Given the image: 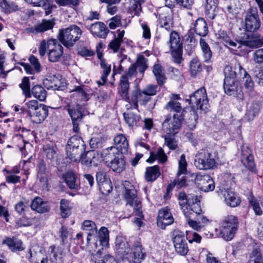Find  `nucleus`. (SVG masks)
<instances>
[{
  "label": "nucleus",
  "mask_w": 263,
  "mask_h": 263,
  "mask_svg": "<svg viewBox=\"0 0 263 263\" xmlns=\"http://www.w3.org/2000/svg\"><path fill=\"white\" fill-rule=\"evenodd\" d=\"M177 199L180 209L186 218L190 227L197 231L203 228V225L200 224L197 219H192L195 214H199L202 212L200 201L198 196L187 195L184 192H180L178 193Z\"/></svg>",
  "instance_id": "nucleus-1"
},
{
  "label": "nucleus",
  "mask_w": 263,
  "mask_h": 263,
  "mask_svg": "<svg viewBox=\"0 0 263 263\" xmlns=\"http://www.w3.org/2000/svg\"><path fill=\"white\" fill-rule=\"evenodd\" d=\"M147 59L143 55L138 57L136 62L132 64L120 78L118 93L125 101L129 100V80L132 77H136L138 70L139 72L143 74L148 68Z\"/></svg>",
  "instance_id": "nucleus-2"
},
{
  "label": "nucleus",
  "mask_w": 263,
  "mask_h": 263,
  "mask_svg": "<svg viewBox=\"0 0 263 263\" xmlns=\"http://www.w3.org/2000/svg\"><path fill=\"white\" fill-rule=\"evenodd\" d=\"M123 185L125 190L124 197L126 204L133 207L135 215L139 216L135 219L134 223L140 228L143 224L142 219L144 218L141 202L137 197L134 186L129 181H125Z\"/></svg>",
  "instance_id": "nucleus-3"
},
{
  "label": "nucleus",
  "mask_w": 263,
  "mask_h": 263,
  "mask_svg": "<svg viewBox=\"0 0 263 263\" xmlns=\"http://www.w3.org/2000/svg\"><path fill=\"white\" fill-rule=\"evenodd\" d=\"M39 52L41 57L44 56L47 52L49 61L55 63L59 61L61 58L64 48L57 39L43 40L40 43Z\"/></svg>",
  "instance_id": "nucleus-4"
},
{
  "label": "nucleus",
  "mask_w": 263,
  "mask_h": 263,
  "mask_svg": "<svg viewBox=\"0 0 263 263\" xmlns=\"http://www.w3.org/2000/svg\"><path fill=\"white\" fill-rule=\"evenodd\" d=\"M82 33V30L79 26L73 24L60 29L57 39L64 46L69 49L80 40Z\"/></svg>",
  "instance_id": "nucleus-5"
},
{
  "label": "nucleus",
  "mask_w": 263,
  "mask_h": 263,
  "mask_svg": "<svg viewBox=\"0 0 263 263\" xmlns=\"http://www.w3.org/2000/svg\"><path fill=\"white\" fill-rule=\"evenodd\" d=\"M218 153L212 148L200 150L195 156L194 164L200 170L213 169L216 166Z\"/></svg>",
  "instance_id": "nucleus-6"
},
{
  "label": "nucleus",
  "mask_w": 263,
  "mask_h": 263,
  "mask_svg": "<svg viewBox=\"0 0 263 263\" xmlns=\"http://www.w3.org/2000/svg\"><path fill=\"white\" fill-rule=\"evenodd\" d=\"M239 228V222L236 216L230 215L224 217L219 223L220 235L226 241L233 239Z\"/></svg>",
  "instance_id": "nucleus-7"
},
{
  "label": "nucleus",
  "mask_w": 263,
  "mask_h": 263,
  "mask_svg": "<svg viewBox=\"0 0 263 263\" xmlns=\"http://www.w3.org/2000/svg\"><path fill=\"white\" fill-rule=\"evenodd\" d=\"M26 105L28 114L33 123H40L47 116L48 110L45 105L39 104L36 100L30 101Z\"/></svg>",
  "instance_id": "nucleus-8"
},
{
  "label": "nucleus",
  "mask_w": 263,
  "mask_h": 263,
  "mask_svg": "<svg viewBox=\"0 0 263 263\" xmlns=\"http://www.w3.org/2000/svg\"><path fill=\"white\" fill-rule=\"evenodd\" d=\"M242 22L245 31L248 32H256L261 26V20L257 11L253 8L247 11Z\"/></svg>",
  "instance_id": "nucleus-9"
},
{
  "label": "nucleus",
  "mask_w": 263,
  "mask_h": 263,
  "mask_svg": "<svg viewBox=\"0 0 263 263\" xmlns=\"http://www.w3.org/2000/svg\"><path fill=\"white\" fill-rule=\"evenodd\" d=\"M189 103L193 107L206 112L210 106L205 88L202 87L192 94L190 96Z\"/></svg>",
  "instance_id": "nucleus-10"
},
{
  "label": "nucleus",
  "mask_w": 263,
  "mask_h": 263,
  "mask_svg": "<svg viewBox=\"0 0 263 263\" xmlns=\"http://www.w3.org/2000/svg\"><path fill=\"white\" fill-rule=\"evenodd\" d=\"M116 146H111L106 148L104 154L115 156V154L121 153L122 154L127 153L129 149L128 141L126 136L122 134H117L114 138Z\"/></svg>",
  "instance_id": "nucleus-11"
},
{
  "label": "nucleus",
  "mask_w": 263,
  "mask_h": 263,
  "mask_svg": "<svg viewBox=\"0 0 263 263\" xmlns=\"http://www.w3.org/2000/svg\"><path fill=\"white\" fill-rule=\"evenodd\" d=\"M168 44L174 62L178 64H180L183 61L182 45L180 43V39L177 32L173 31L170 33Z\"/></svg>",
  "instance_id": "nucleus-12"
},
{
  "label": "nucleus",
  "mask_w": 263,
  "mask_h": 263,
  "mask_svg": "<svg viewBox=\"0 0 263 263\" xmlns=\"http://www.w3.org/2000/svg\"><path fill=\"white\" fill-rule=\"evenodd\" d=\"M65 108L71 119L73 132L78 133L80 131V123L82 122L84 117L81 105L76 103L69 102L66 103Z\"/></svg>",
  "instance_id": "nucleus-13"
},
{
  "label": "nucleus",
  "mask_w": 263,
  "mask_h": 263,
  "mask_svg": "<svg viewBox=\"0 0 263 263\" xmlns=\"http://www.w3.org/2000/svg\"><path fill=\"white\" fill-rule=\"evenodd\" d=\"M184 120L175 115H167L162 123V130L166 134L175 135L180 129Z\"/></svg>",
  "instance_id": "nucleus-14"
},
{
  "label": "nucleus",
  "mask_w": 263,
  "mask_h": 263,
  "mask_svg": "<svg viewBox=\"0 0 263 263\" xmlns=\"http://www.w3.org/2000/svg\"><path fill=\"white\" fill-rule=\"evenodd\" d=\"M84 142L77 136H72L68 141L66 149L68 157L71 160L76 161L78 156H81L84 150Z\"/></svg>",
  "instance_id": "nucleus-15"
},
{
  "label": "nucleus",
  "mask_w": 263,
  "mask_h": 263,
  "mask_svg": "<svg viewBox=\"0 0 263 263\" xmlns=\"http://www.w3.org/2000/svg\"><path fill=\"white\" fill-rule=\"evenodd\" d=\"M189 238L182 231L177 230L174 232L173 243L176 252L180 255L185 256L188 253L189 249L187 241Z\"/></svg>",
  "instance_id": "nucleus-16"
},
{
  "label": "nucleus",
  "mask_w": 263,
  "mask_h": 263,
  "mask_svg": "<svg viewBox=\"0 0 263 263\" xmlns=\"http://www.w3.org/2000/svg\"><path fill=\"white\" fill-rule=\"evenodd\" d=\"M150 100L151 97L147 96L143 90L137 88L132 92L131 96L129 97V100L126 101L129 104L126 105V107L127 109L131 108L137 110L139 102L141 105L145 106Z\"/></svg>",
  "instance_id": "nucleus-17"
},
{
  "label": "nucleus",
  "mask_w": 263,
  "mask_h": 263,
  "mask_svg": "<svg viewBox=\"0 0 263 263\" xmlns=\"http://www.w3.org/2000/svg\"><path fill=\"white\" fill-rule=\"evenodd\" d=\"M224 80L238 81L243 76L247 74L246 71L239 63H236L233 67L226 65L223 69Z\"/></svg>",
  "instance_id": "nucleus-18"
},
{
  "label": "nucleus",
  "mask_w": 263,
  "mask_h": 263,
  "mask_svg": "<svg viewBox=\"0 0 263 263\" xmlns=\"http://www.w3.org/2000/svg\"><path fill=\"white\" fill-rule=\"evenodd\" d=\"M187 163L185 160V157L184 154L180 156L179 162V170L177 174V177L181 174H185L186 172ZM186 184V179L184 176H183L179 180L178 178H175L173 182L167 186V190H172L175 186L177 189L181 188Z\"/></svg>",
  "instance_id": "nucleus-19"
},
{
  "label": "nucleus",
  "mask_w": 263,
  "mask_h": 263,
  "mask_svg": "<svg viewBox=\"0 0 263 263\" xmlns=\"http://www.w3.org/2000/svg\"><path fill=\"white\" fill-rule=\"evenodd\" d=\"M195 182L201 191L208 192L215 189V183L212 178L207 174H198L195 178Z\"/></svg>",
  "instance_id": "nucleus-20"
},
{
  "label": "nucleus",
  "mask_w": 263,
  "mask_h": 263,
  "mask_svg": "<svg viewBox=\"0 0 263 263\" xmlns=\"http://www.w3.org/2000/svg\"><path fill=\"white\" fill-rule=\"evenodd\" d=\"M238 81L224 80L223 88L226 94L233 96L240 100H244L245 97L241 88L238 87Z\"/></svg>",
  "instance_id": "nucleus-21"
},
{
  "label": "nucleus",
  "mask_w": 263,
  "mask_h": 263,
  "mask_svg": "<svg viewBox=\"0 0 263 263\" xmlns=\"http://www.w3.org/2000/svg\"><path fill=\"white\" fill-rule=\"evenodd\" d=\"M85 27L89 30L91 33L100 38L105 39L106 37L109 30L104 23L101 22H97L90 25H87L84 23Z\"/></svg>",
  "instance_id": "nucleus-22"
},
{
  "label": "nucleus",
  "mask_w": 263,
  "mask_h": 263,
  "mask_svg": "<svg viewBox=\"0 0 263 263\" xmlns=\"http://www.w3.org/2000/svg\"><path fill=\"white\" fill-rule=\"evenodd\" d=\"M174 218L170 210L166 206L160 209L158 212L157 224L162 229H164L166 226L173 223Z\"/></svg>",
  "instance_id": "nucleus-23"
},
{
  "label": "nucleus",
  "mask_w": 263,
  "mask_h": 263,
  "mask_svg": "<svg viewBox=\"0 0 263 263\" xmlns=\"http://www.w3.org/2000/svg\"><path fill=\"white\" fill-rule=\"evenodd\" d=\"M241 161L245 167L252 172L256 171L255 164L254 161L253 155L251 154V151L248 147H243L241 151Z\"/></svg>",
  "instance_id": "nucleus-24"
},
{
  "label": "nucleus",
  "mask_w": 263,
  "mask_h": 263,
  "mask_svg": "<svg viewBox=\"0 0 263 263\" xmlns=\"http://www.w3.org/2000/svg\"><path fill=\"white\" fill-rule=\"evenodd\" d=\"M3 244L6 245L13 253H18L25 249L23 241L16 237H6L3 240Z\"/></svg>",
  "instance_id": "nucleus-25"
},
{
  "label": "nucleus",
  "mask_w": 263,
  "mask_h": 263,
  "mask_svg": "<svg viewBox=\"0 0 263 263\" xmlns=\"http://www.w3.org/2000/svg\"><path fill=\"white\" fill-rule=\"evenodd\" d=\"M165 109L173 112V115L177 117L184 119L187 111L185 108H183L181 104L175 101H170L165 105Z\"/></svg>",
  "instance_id": "nucleus-26"
},
{
  "label": "nucleus",
  "mask_w": 263,
  "mask_h": 263,
  "mask_svg": "<svg viewBox=\"0 0 263 263\" xmlns=\"http://www.w3.org/2000/svg\"><path fill=\"white\" fill-rule=\"evenodd\" d=\"M26 257L31 263H47L48 258L44 256L41 251L36 252L33 247H31L27 251Z\"/></svg>",
  "instance_id": "nucleus-27"
},
{
  "label": "nucleus",
  "mask_w": 263,
  "mask_h": 263,
  "mask_svg": "<svg viewBox=\"0 0 263 263\" xmlns=\"http://www.w3.org/2000/svg\"><path fill=\"white\" fill-rule=\"evenodd\" d=\"M118 156H111L107 155L108 158L114 157L113 160L110 161V167L114 172L120 173L122 172L125 168V161L121 155L118 153Z\"/></svg>",
  "instance_id": "nucleus-28"
},
{
  "label": "nucleus",
  "mask_w": 263,
  "mask_h": 263,
  "mask_svg": "<svg viewBox=\"0 0 263 263\" xmlns=\"http://www.w3.org/2000/svg\"><path fill=\"white\" fill-rule=\"evenodd\" d=\"M116 250L120 256L128 255L131 249L125 238L122 237H117L116 240Z\"/></svg>",
  "instance_id": "nucleus-29"
},
{
  "label": "nucleus",
  "mask_w": 263,
  "mask_h": 263,
  "mask_svg": "<svg viewBox=\"0 0 263 263\" xmlns=\"http://www.w3.org/2000/svg\"><path fill=\"white\" fill-rule=\"evenodd\" d=\"M91 261L93 263H117L116 259L110 255L103 256L101 250L91 255Z\"/></svg>",
  "instance_id": "nucleus-30"
},
{
  "label": "nucleus",
  "mask_w": 263,
  "mask_h": 263,
  "mask_svg": "<svg viewBox=\"0 0 263 263\" xmlns=\"http://www.w3.org/2000/svg\"><path fill=\"white\" fill-rule=\"evenodd\" d=\"M30 206L32 210L40 213L48 212L50 210V208L47 203L39 197H36L32 201Z\"/></svg>",
  "instance_id": "nucleus-31"
},
{
  "label": "nucleus",
  "mask_w": 263,
  "mask_h": 263,
  "mask_svg": "<svg viewBox=\"0 0 263 263\" xmlns=\"http://www.w3.org/2000/svg\"><path fill=\"white\" fill-rule=\"evenodd\" d=\"M44 86L48 89L53 90L62 89L61 82L55 76H49L43 80Z\"/></svg>",
  "instance_id": "nucleus-32"
},
{
  "label": "nucleus",
  "mask_w": 263,
  "mask_h": 263,
  "mask_svg": "<svg viewBox=\"0 0 263 263\" xmlns=\"http://www.w3.org/2000/svg\"><path fill=\"white\" fill-rule=\"evenodd\" d=\"M260 108V105L257 102H252L248 104L246 113V117L247 120L248 121L253 120L259 114Z\"/></svg>",
  "instance_id": "nucleus-33"
},
{
  "label": "nucleus",
  "mask_w": 263,
  "mask_h": 263,
  "mask_svg": "<svg viewBox=\"0 0 263 263\" xmlns=\"http://www.w3.org/2000/svg\"><path fill=\"white\" fill-rule=\"evenodd\" d=\"M218 3V0H206L205 13L210 19H214L216 15Z\"/></svg>",
  "instance_id": "nucleus-34"
},
{
  "label": "nucleus",
  "mask_w": 263,
  "mask_h": 263,
  "mask_svg": "<svg viewBox=\"0 0 263 263\" xmlns=\"http://www.w3.org/2000/svg\"><path fill=\"white\" fill-rule=\"evenodd\" d=\"M153 73L156 78L158 84L160 86L163 85L166 78L162 66L159 63H155L153 67Z\"/></svg>",
  "instance_id": "nucleus-35"
},
{
  "label": "nucleus",
  "mask_w": 263,
  "mask_h": 263,
  "mask_svg": "<svg viewBox=\"0 0 263 263\" xmlns=\"http://www.w3.org/2000/svg\"><path fill=\"white\" fill-rule=\"evenodd\" d=\"M189 68L191 76L196 77L202 72L203 65L197 58H195L190 61Z\"/></svg>",
  "instance_id": "nucleus-36"
},
{
  "label": "nucleus",
  "mask_w": 263,
  "mask_h": 263,
  "mask_svg": "<svg viewBox=\"0 0 263 263\" xmlns=\"http://www.w3.org/2000/svg\"><path fill=\"white\" fill-rule=\"evenodd\" d=\"M143 250L141 245H137L135 246L133 252L132 253L130 252L128 255L134 263H141L145 258L146 254Z\"/></svg>",
  "instance_id": "nucleus-37"
},
{
  "label": "nucleus",
  "mask_w": 263,
  "mask_h": 263,
  "mask_svg": "<svg viewBox=\"0 0 263 263\" xmlns=\"http://www.w3.org/2000/svg\"><path fill=\"white\" fill-rule=\"evenodd\" d=\"M161 175L160 167L158 165L147 167L146 168L145 178L147 181L153 182Z\"/></svg>",
  "instance_id": "nucleus-38"
},
{
  "label": "nucleus",
  "mask_w": 263,
  "mask_h": 263,
  "mask_svg": "<svg viewBox=\"0 0 263 263\" xmlns=\"http://www.w3.org/2000/svg\"><path fill=\"white\" fill-rule=\"evenodd\" d=\"M83 229L88 230L87 241L88 243L92 239V237H95L97 234V229L94 222L91 220H85L83 223Z\"/></svg>",
  "instance_id": "nucleus-39"
},
{
  "label": "nucleus",
  "mask_w": 263,
  "mask_h": 263,
  "mask_svg": "<svg viewBox=\"0 0 263 263\" xmlns=\"http://www.w3.org/2000/svg\"><path fill=\"white\" fill-rule=\"evenodd\" d=\"M194 31L198 35L205 36L208 32V28L205 21L202 18H198L194 24Z\"/></svg>",
  "instance_id": "nucleus-40"
},
{
  "label": "nucleus",
  "mask_w": 263,
  "mask_h": 263,
  "mask_svg": "<svg viewBox=\"0 0 263 263\" xmlns=\"http://www.w3.org/2000/svg\"><path fill=\"white\" fill-rule=\"evenodd\" d=\"M63 177L70 189H77L78 184L77 183V176L72 172H67L63 175Z\"/></svg>",
  "instance_id": "nucleus-41"
},
{
  "label": "nucleus",
  "mask_w": 263,
  "mask_h": 263,
  "mask_svg": "<svg viewBox=\"0 0 263 263\" xmlns=\"http://www.w3.org/2000/svg\"><path fill=\"white\" fill-rule=\"evenodd\" d=\"M224 201L227 205L231 207L237 206L240 203L238 197L233 192H227L224 194Z\"/></svg>",
  "instance_id": "nucleus-42"
},
{
  "label": "nucleus",
  "mask_w": 263,
  "mask_h": 263,
  "mask_svg": "<svg viewBox=\"0 0 263 263\" xmlns=\"http://www.w3.org/2000/svg\"><path fill=\"white\" fill-rule=\"evenodd\" d=\"M100 66L103 70L101 77L102 82L100 81H97L99 86L104 85L106 83L107 77L111 72V65L107 64L105 60H102L100 62Z\"/></svg>",
  "instance_id": "nucleus-43"
},
{
  "label": "nucleus",
  "mask_w": 263,
  "mask_h": 263,
  "mask_svg": "<svg viewBox=\"0 0 263 263\" xmlns=\"http://www.w3.org/2000/svg\"><path fill=\"white\" fill-rule=\"evenodd\" d=\"M31 96L33 97L40 101H44L47 96V92L45 89L40 85L34 86L31 90Z\"/></svg>",
  "instance_id": "nucleus-44"
},
{
  "label": "nucleus",
  "mask_w": 263,
  "mask_h": 263,
  "mask_svg": "<svg viewBox=\"0 0 263 263\" xmlns=\"http://www.w3.org/2000/svg\"><path fill=\"white\" fill-rule=\"evenodd\" d=\"M98 237L100 242V243L102 246H107L108 245L109 241V231L108 229L104 227H102L99 230L98 233H97L95 238Z\"/></svg>",
  "instance_id": "nucleus-45"
},
{
  "label": "nucleus",
  "mask_w": 263,
  "mask_h": 263,
  "mask_svg": "<svg viewBox=\"0 0 263 263\" xmlns=\"http://www.w3.org/2000/svg\"><path fill=\"white\" fill-rule=\"evenodd\" d=\"M200 46L202 50L204 62H209L212 57V52L209 45L205 42V40L201 38L200 40Z\"/></svg>",
  "instance_id": "nucleus-46"
},
{
  "label": "nucleus",
  "mask_w": 263,
  "mask_h": 263,
  "mask_svg": "<svg viewBox=\"0 0 263 263\" xmlns=\"http://www.w3.org/2000/svg\"><path fill=\"white\" fill-rule=\"evenodd\" d=\"M71 209L72 206L69 201L65 199L61 200L60 210L61 216L63 218H66L70 215Z\"/></svg>",
  "instance_id": "nucleus-47"
},
{
  "label": "nucleus",
  "mask_w": 263,
  "mask_h": 263,
  "mask_svg": "<svg viewBox=\"0 0 263 263\" xmlns=\"http://www.w3.org/2000/svg\"><path fill=\"white\" fill-rule=\"evenodd\" d=\"M123 116L125 122L129 126L137 125V123L141 120V117L139 115L131 112H124Z\"/></svg>",
  "instance_id": "nucleus-48"
},
{
  "label": "nucleus",
  "mask_w": 263,
  "mask_h": 263,
  "mask_svg": "<svg viewBox=\"0 0 263 263\" xmlns=\"http://www.w3.org/2000/svg\"><path fill=\"white\" fill-rule=\"evenodd\" d=\"M189 118L184 119V120L189 128L193 130L196 126L198 116L195 109H191L189 112Z\"/></svg>",
  "instance_id": "nucleus-49"
},
{
  "label": "nucleus",
  "mask_w": 263,
  "mask_h": 263,
  "mask_svg": "<svg viewBox=\"0 0 263 263\" xmlns=\"http://www.w3.org/2000/svg\"><path fill=\"white\" fill-rule=\"evenodd\" d=\"M55 23L51 20H44L42 22L34 27L36 32H43L53 28Z\"/></svg>",
  "instance_id": "nucleus-50"
},
{
  "label": "nucleus",
  "mask_w": 263,
  "mask_h": 263,
  "mask_svg": "<svg viewBox=\"0 0 263 263\" xmlns=\"http://www.w3.org/2000/svg\"><path fill=\"white\" fill-rule=\"evenodd\" d=\"M144 2L145 0H129V10L133 11L135 15H139L141 11V4Z\"/></svg>",
  "instance_id": "nucleus-51"
},
{
  "label": "nucleus",
  "mask_w": 263,
  "mask_h": 263,
  "mask_svg": "<svg viewBox=\"0 0 263 263\" xmlns=\"http://www.w3.org/2000/svg\"><path fill=\"white\" fill-rule=\"evenodd\" d=\"M15 212L20 215H25L29 209L28 201H20L14 206Z\"/></svg>",
  "instance_id": "nucleus-52"
},
{
  "label": "nucleus",
  "mask_w": 263,
  "mask_h": 263,
  "mask_svg": "<svg viewBox=\"0 0 263 263\" xmlns=\"http://www.w3.org/2000/svg\"><path fill=\"white\" fill-rule=\"evenodd\" d=\"M249 206L253 209L255 215L260 216L262 214V211L259 205L257 199L253 196L249 198Z\"/></svg>",
  "instance_id": "nucleus-53"
},
{
  "label": "nucleus",
  "mask_w": 263,
  "mask_h": 263,
  "mask_svg": "<svg viewBox=\"0 0 263 263\" xmlns=\"http://www.w3.org/2000/svg\"><path fill=\"white\" fill-rule=\"evenodd\" d=\"M22 217L16 221V224L20 227H29L32 224L34 218L32 216L28 217L26 214L22 215Z\"/></svg>",
  "instance_id": "nucleus-54"
},
{
  "label": "nucleus",
  "mask_w": 263,
  "mask_h": 263,
  "mask_svg": "<svg viewBox=\"0 0 263 263\" xmlns=\"http://www.w3.org/2000/svg\"><path fill=\"white\" fill-rule=\"evenodd\" d=\"M248 263H263V257L259 249H254L250 255Z\"/></svg>",
  "instance_id": "nucleus-55"
},
{
  "label": "nucleus",
  "mask_w": 263,
  "mask_h": 263,
  "mask_svg": "<svg viewBox=\"0 0 263 263\" xmlns=\"http://www.w3.org/2000/svg\"><path fill=\"white\" fill-rule=\"evenodd\" d=\"M0 6L6 13H10L18 10V7L13 3H9L3 0L0 3Z\"/></svg>",
  "instance_id": "nucleus-56"
},
{
  "label": "nucleus",
  "mask_w": 263,
  "mask_h": 263,
  "mask_svg": "<svg viewBox=\"0 0 263 263\" xmlns=\"http://www.w3.org/2000/svg\"><path fill=\"white\" fill-rule=\"evenodd\" d=\"M23 93L26 97H31V90L30 88V82L28 77H25L22 79V83L19 85Z\"/></svg>",
  "instance_id": "nucleus-57"
},
{
  "label": "nucleus",
  "mask_w": 263,
  "mask_h": 263,
  "mask_svg": "<svg viewBox=\"0 0 263 263\" xmlns=\"http://www.w3.org/2000/svg\"><path fill=\"white\" fill-rule=\"evenodd\" d=\"M173 136V135L166 134L164 137V141L165 144L170 149L175 150L178 147V143Z\"/></svg>",
  "instance_id": "nucleus-58"
},
{
  "label": "nucleus",
  "mask_w": 263,
  "mask_h": 263,
  "mask_svg": "<svg viewBox=\"0 0 263 263\" xmlns=\"http://www.w3.org/2000/svg\"><path fill=\"white\" fill-rule=\"evenodd\" d=\"M151 158L153 159L152 162L157 159H158L159 161L162 163H164L167 160V157L165 154L164 150L161 147L158 148L155 155L151 153Z\"/></svg>",
  "instance_id": "nucleus-59"
},
{
  "label": "nucleus",
  "mask_w": 263,
  "mask_h": 263,
  "mask_svg": "<svg viewBox=\"0 0 263 263\" xmlns=\"http://www.w3.org/2000/svg\"><path fill=\"white\" fill-rule=\"evenodd\" d=\"M71 92H76L77 96L80 98L81 101H86L88 100V95L87 93L84 90L82 87L81 86H75L74 88L70 90Z\"/></svg>",
  "instance_id": "nucleus-60"
},
{
  "label": "nucleus",
  "mask_w": 263,
  "mask_h": 263,
  "mask_svg": "<svg viewBox=\"0 0 263 263\" xmlns=\"http://www.w3.org/2000/svg\"><path fill=\"white\" fill-rule=\"evenodd\" d=\"M241 78L245 79L244 87L247 90V92H252L254 89V82L251 77L247 72V74L245 76H243Z\"/></svg>",
  "instance_id": "nucleus-61"
},
{
  "label": "nucleus",
  "mask_w": 263,
  "mask_h": 263,
  "mask_svg": "<svg viewBox=\"0 0 263 263\" xmlns=\"http://www.w3.org/2000/svg\"><path fill=\"white\" fill-rule=\"evenodd\" d=\"M99 190L103 195L108 194L112 190L111 181H106L103 183L98 185Z\"/></svg>",
  "instance_id": "nucleus-62"
},
{
  "label": "nucleus",
  "mask_w": 263,
  "mask_h": 263,
  "mask_svg": "<svg viewBox=\"0 0 263 263\" xmlns=\"http://www.w3.org/2000/svg\"><path fill=\"white\" fill-rule=\"evenodd\" d=\"M108 26L111 29H115L122 25L121 17L116 15L110 19Z\"/></svg>",
  "instance_id": "nucleus-63"
},
{
  "label": "nucleus",
  "mask_w": 263,
  "mask_h": 263,
  "mask_svg": "<svg viewBox=\"0 0 263 263\" xmlns=\"http://www.w3.org/2000/svg\"><path fill=\"white\" fill-rule=\"evenodd\" d=\"M45 10L46 15L50 14L53 9L56 8V6L53 4V0H46L42 5Z\"/></svg>",
  "instance_id": "nucleus-64"
}]
</instances>
